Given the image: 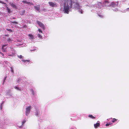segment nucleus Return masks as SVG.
Masks as SVG:
<instances>
[{"instance_id": "obj_1", "label": "nucleus", "mask_w": 129, "mask_h": 129, "mask_svg": "<svg viewBox=\"0 0 129 129\" xmlns=\"http://www.w3.org/2000/svg\"><path fill=\"white\" fill-rule=\"evenodd\" d=\"M72 4L71 1H67L65 2L63 10L64 13L68 14L69 11H71L70 8L72 7Z\"/></svg>"}, {"instance_id": "obj_2", "label": "nucleus", "mask_w": 129, "mask_h": 129, "mask_svg": "<svg viewBox=\"0 0 129 129\" xmlns=\"http://www.w3.org/2000/svg\"><path fill=\"white\" fill-rule=\"evenodd\" d=\"M106 2V4L105 5V6H111L112 7H114L118 6V2L115 3L114 2H112L111 3H110L108 1Z\"/></svg>"}, {"instance_id": "obj_3", "label": "nucleus", "mask_w": 129, "mask_h": 129, "mask_svg": "<svg viewBox=\"0 0 129 129\" xmlns=\"http://www.w3.org/2000/svg\"><path fill=\"white\" fill-rule=\"evenodd\" d=\"M75 8L77 9H78V11L79 12H80L81 14L83 13V11L80 8L79 4L78 3H74Z\"/></svg>"}, {"instance_id": "obj_4", "label": "nucleus", "mask_w": 129, "mask_h": 129, "mask_svg": "<svg viewBox=\"0 0 129 129\" xmlns=\"http://www.w3.org/2000/svg\"><path fill=\"white\" fill-rule=\"evenodd\" d=\"M32 107L31 106L28 107L26 108V111L25 112V114L27 116H28L29 113Z\"/></svg>"}, {"instance_id": "obj_5", "label": "nucleus", "mask_w": 129, "mask_h": 129, "mask_svg": "<svg viewBox=\"0 0 129 129\" xmlns=\"http://www.w3.org/2000/svg\"><path fill=\"white\" fill-rule=\"evenodd\" d=\"M37 23L43 29H45V26L44 25V24L38 21H37Z\"/></svg>"}, {"instance_id": "obj_6", "label": "nucleus", "mask_w": 129, "mask_h": 129, "mask_svg": "<svg viewBox=\"0 0 129 129\" xmlns=\"http://www.w3.org/2000/svg\"><path fill=\"white\" fill-rule=\"evenodd\" d=\"M10 4L13 8L17 9L16 5H15V3H14L11 2L10 3Z\"/></svg>"}, {"instance_id": "obj_7", "label": "nucleus", "mask_w": 129, "mask_h": 129, "mask_svg": "<svg viewBox=\"0 0 129 129\" xmlns=\"http://www.w3.org/2000/svg\"><path fill=\"white\" fill-rule=\"evenodd\" d=\"M48 3L50 6L52 7H57V5L54 3H53L52 2H49Z\"/></svg>"}, {"instance_id": "obj_8", "label": "nucleus", "mask_w": 129, "mask_h": 129, "mask_svg": "<svg viewBox=\"0 0 129 129\" xmlns=\"http://www.w3.org/2000/svg\"><path fill=\"white\" fill-rule=\"evenodd\" d=\"M8 45V44H6V45H3L2 46V50L4 52H7V50L6 49V48H5V47L7 46Z\"/></svg>"}, {"instance_id": "obj_9", "label": "nucleus", "mask_w": 129, "mask_h": 129, "mask_svg": "<svg viewBox=\"0 0 129 129\" xmlns=\"http://www.w3.org/2000/svg\"><path fill=\"white\" fill-rule=\"evenodd\" d=\"M40 114V111L39 110L36 109L35 112V115L37 116H39Z\"/></svg>"}, {"instance_id": "obj_10", "label": "nucleus", "mask_w": 129, "mask_h": 129, "mask_svg": "<svg viewBox=\"0 0 129 129\" xmlns=\"http://www.w3.org/2000/svg\"><path fill=\"white\" fill-rule=\"evenodd\" d=\"M34 8L35 10H36L38 11H39V10L40 9V7L39 5H38L36 6H34Z\"/></svg>"}, {"instance_id": "obj_11", "label": "nucleus", "mask_w": 129, "mask_h": 129, "mask_svg": "<svg viewBox=\"0 0 129 129\" xmlns=\"http://www.w3.org/2000/svg\"><path fill=\"white\" fill-rule=\"evenodd\" d=\"M99 121H98L96 124H94V126L95 128H97L98 126L99 127L100 125V124L99 122Z\"/></svg>"}, {"instance_id": "obj_12", "label": "nucleus", "mask_w": 129, "mask_h": 129, "mask_svg": "<svg viewBox=\"0 0 129 129\" xmlns=\"http://www.w3.org/2000/svg\"><path fill=\"white\" fill-rule=\"evenodd\" d=\"M22 61L25 63H27V62H30V61L29 60H24L22 59Z\"/></svg>"}, {"instance_id": "obj_13", "label": "nucleus", "mask_w": 129, "mask_h": 129, "mask_svg": "<svg viewBox=\"0 0 129 129\" xmlns=\"http://www.w3.org/2000/svg\"><path fill=\"white\" fill-rule=\"evenodd\" d=\"M22 2L24 3H26L28 5H30L31 3L29 2H27L26 1H23Z\"/></svg>"}, {"instance_id": "obj_14", "label": "nucleus", "mask_w": 129, "mask_h": 129, "mask_svg": "<svg viewBox=\"0 0 129 129\" xmlns=\"http://www.w3.org/2000/svg\"><path fill=\"white\" fill-rule=\"evenodd\" d=\"M6 8H7V10L8 11V13H10L11 12V11L10 10V9L9 8H8V7H7Z\"/></svg>"}, {"instance_id": "obj_15", "label": "nucleus", "mask_w": 129, "mask_h": 129, "mask_svg": "<svg viewBox=\"0 0 129 129\" xmlns=\"http://www.w3.org/2000/svg\"><path fill=\"white\" fill-rule=\"evenodd\" d=\"M14 87L15 89L18 90L19 91H20L21 90V89L19 88V87L18 86H15Z\"/></svg>"}, {"instance_id": "obj_16", "label": "nucleus", "mask_w": 129, "mask_h": 129, "mask_svg": "<svg viewBox=\"0 0 129 129\" xmlns=\"http://www.w3.org/2000/svg\"><path fill=\"white\" fill-rule=\"evenodd\" d=\"M108 1L107 0H104L103 1V3L105 6L106 4V2H107Z\"/></svg>"}, {"instance_id": "obj_17", "label": "nucleus", "mask_w": 129, "mask_h": 129, "mask_svg": "<svg viewBox=\"0 0 129 129\" xmlns=\"http://www.w3.org/2000/svg\"><path fill=\"white\" fill-rule=\"evenodd\" d=\"M30 37V38L31 39H33L34 38L33 36L31 34H29L28 35Z\"/></svg>"}, {"instance_id": "obj_18", "label": "nucleus", "mask_w": 129, "mask_h": 129, "mask_svg": "<svg viewBox=\"0 0 129 129\" xmlns=\"http://www.w3.org/2000/svg\"><path fill=\"white\" fill-rule=\"evenodd\" d=\"M88 116L92 119L95 118V117L93 116L92 115H89Z\"/></svg>"}, {"instance_id": "obj_19", "label": "nucleus", "mask_w": 129, "mask_h": 129, "mask_svg": "<svg viewBox=\"0 0 129 129\" xmlns=\"http://www.w3.org/2000/svg\"><path fill=\"white\" fill-rule=\"evenodd\" d=\"M7 41H8V42H11L12 41V40L10 39V38H9L7 39Z\"/></svg>"}, {"instance_id": "obj_20", "label": "nucleus", "mask_w": 129, "mask_h": 129, "mask_svg": "<svg viewBox=\"0 0 129 129\" xmlns=\"http://www.w3.org/2000/svg\"><path fill=\"white\" fill-rule=\"evenodd\" d=\"M11 23H13V24H18V22L16 21H11Z\"/></svg>"}, {"instance_id": "obj_21", "label": "nucleus", "mask_w": 129, "mask_h": 129, "mask_svg": "<svg viewBox=\"0 0 129 129\" xmlns=\"http://www.w3.org/2000/svg\"><path fill=\"white\" fill-rule=\"evenodd\" d=\"M38 37L40 39H42V36L40 34H38Z\"/></svg>"}, {"instance_id": "obj_22", "label": "nucleus", "mask_w": 129, "mask_h": 129, "mask_svg": "<svg viewBox=\"0 0 129 129\" xmlns=\"http://www.w3.org/2000/svg\"><path fill=\"white\" fill-rule=\"evenodd\" d=\"M112 123H109V124L107 123L106 124V126H108L109 125H112Z\"/></svg>"}, {"instance_id": "obj_23", "label": "nucleus", "mask_w": 129, "mask_h": 129, "mask_svg": "<svg viewBox=\"0 0 129 129\" xmlns=\"http://www.w3.org/2000/svg\"><path fill=\"white\" fill-rule=\"evenodd\" d=\"M32 92V94L34 95L35 94L34 92L33 91V89H31L30 90Z\"/></svg>"}, {"instance_id": "obj_24", "label": "nucleus", "mask_w": 129, "mask_h": 129, "mask_svg": "<svg viewBox=\"0 0 129 129\" xmlns=\"http://www.w3.org/2000/svg\"><path fill=\"white\" fill-rule=\"evenodd\" d=\"M18 57L21 58H23V56L21 55H18Z\"/></svg>"}, {"instance_id": "obj_25", "label": "nucleus", "mask_w": 129, "mask_h": 129, "mask_svg": "<svg viewBox=\"0 0 129 129\" xmlns=\"http://www.w3.org/2000/svg\"><path fill=\"white\" fill-rule=\"evenodd\" d=\"M7 75H6L5 76V79H4V82H3V84H4V81H5V80L6 79V78H7Z\"/></svg>"}, {"instance_id": "obj_26", "label": "nucleus", "mask_w": 129, "mask_h": 129, "mask_svg": "<svg viewBox=\"0 0 129 129\" xmlns=\"http://www.w3.org/2000/svg\"><path fill=\"white\" fill-rule=\"evenodd\" d=\"M116 120V119L115 118H113L112 121L113 122H114Z\"/></svg>"}, {"instance_id": "obj_27", "label": "nucleus", "mask_w": 129, "mask_h": 129, "mask_svg": "<svg viewBox=\"0 0 129 129\" xmlns=\"http://www.w3.org/2000/svg\"><path fill=\"white\" fill-rule=\"evenodd\" d=\"M10 68L11 69V72L12 73H13L14 72L13 70V69L12 68V67H11Z\"/></svg>"}, {"instance_id": "obj_28", "label": "nucleus", "mask_w": 129, "mask_h": 129, "mask_svg": "<svg viewBox=\"0 0 129 129\" xmlns=\"http://www.w3.org/2000/svg\"><path fill=\"white\" fill-rule=\"evenodd\" d=\"M98 15L101 18H102L103 17V16L102 15H100L99 14H98Z\"/></svg>"}, {"instance_id": "obj_29", "label": "nucleus", "mask_w": 129, "mask_h": 129, "mask_svg": "<svg viewBox=\"0 0 129 129\" xmlns=\"http://www.w3.org/2000/svg\"><path fill=\"white\" fill-rule=\"evenodd\" d=\"M38 30L39 32L43 33L42 31L40 29H39Z\"/></svg>"}, {"instance_id": "obj_30", "label": "nucleus", "mask_w": 129, "mask_h": 129, "mask_svg": "<svg viewBox=\"0 0 129 129\" xmlns=\"http://www.w3.org/2000/svg\"><path fill=\"white\" fill-rule=\"evenodd\" d=\"M26 121L25 120H24L22 122V125L24 124V123L26 122Z\"/></svg>"}, {"instance_id": "obj_31", "label": "nucleus", "mask_w": 129, "mask_h": 129, "mask_svg": "<svg viewBox=\"0 0 129 129\" xmlns=\"http://www.w3.org/2000/svg\"><path fill=\"white\" fill-rule=\"evenodd\" d=\"M7 30L9 31H12V30L10 29H7Z\"/></svg>"}, {"instance_id": "obj_32", "label": "nucleus", "mask_w": 129, "mask_h": 129, "mask_svg": "<svg viewBox=\"0 0 129 129\" xmlns=\"http://www.w3.org/2000/svg\"><path fill=\"white\" fill-rule=\"evenodd\" d=\"M0 108L1 110H2V105H1Z\"/></svg>"}, {"instance_id": "obj_33", "label": "nucleus", "mask_w": 129, "mask_h": 129, "mask_svg": "<svg viewBox=\"0 0 129 129\" xmlns=\"http://www.w3.org/2000/svg\"><path fill=\"white\" fill-rule=\"evenodd\" d=\"M0 54H1V55H2L3 56H4V54L2 53L1 52H0Z\"/></svg>"}, {"instance_id": "obj_34", "label": "nucleus", "mask_w": 129, "mask_h": 129, "mask_svg": "<svg viewBox=\"0 0 129 129\" xmlns=\"http://www.w3.org/2000/svg\"><path fill=\"white\" fill-rule=\"evenodd\" d=\"M8 48L9 49L8 50H10L12 49V48L11 47H10L9 48Z\"/></svg>"}, {"instance_id": "obj_35", "label": "nucleus", "mask_w": 129, "mask_h": 129, "mask_svg": "<svg viewBox=\"0 0 129 129\" xmlns=\"http://www.w3.org/2000/svg\"><path fill=\"white\" fill-rule=\"evenodd\" d=\"M125 11H129V8H127Z\"/></svg>"}, {"instance_id": "obj_36", "label": "nucleus", "mask_w": 129, "mask_h": 129, "mask_svg": "<svg viewBox=\"0 0 129 129\" xmlns=\"http://www.w3.org/2000/svg\"><path fill=\"white\" fill-rule=\"evenodd\" d=\"M114 11H118V9L116 8L115 10H114Z\"/></svg>"}, {"instance_id": "obj_37", "label": "nucleus", "mask_w": 129, "mask_h": 129, "mask_svg": "<svg viewBox=\"0 0 129 129\" xmlns=\"http://www.w3.org/2000/svg\"><path fill=\"white\" fill-rule=\"evenodd\" d=\"M0 3H2L3 4H4V2H2V1H0Z\"/></svg>"}, {"instance_id": "obj_38", "label": "nucleus", "mask_w": 129, "mask_h": 129, "mask_svg": "<svg viewBox=\"0 0 129 129\" xmlns=\"http://www.w3.org/2000/svg\"><path fill=\"white\" fill-rule=\"evenodd\" d=\"M4 102L3 101V102L1 104V105H2L4 103Z\"/></svg>"}, {"instance_id": "obj_39", "label": "nucleus", "mask_w": 129, "mask_h": 129, "mask_svg": "<svg viewBox=\"0 0 129 129\" xmlns=\"http://www.w3.org/2000/svg\"><path fill=\"white\" fill-rule=\"evenodd\" d=\"M22 127V126H21L19 127L21 128V127Z\"/></svg>"}, {"instance_id": "obj_40", "label": "nucleus", "mask_w": 129, "mask_h": 129, "mask_svg": "<svg viewBox=\"0 0 129 129\" xmlns=\"http://www.w3.org/2000/svg\"><path fill=\"white\" fill-rule=\"evenodd\" d=\"M13 18V19H15V18Z\"/></svg>"}, {"instance_id": "obj_41", "label": "nucleus", "mask_w": 129, "mask_h": 129, "mask_svg": "<svg viewBox=\"0 0 129 129\" xmlns=\"http://www.w3.org/2000/svg\"><path fill=\"white\" fill-rule=\"evenodd\" d=\"M100 4H101V3H100Z\"/></svg>"}]
</instances>
